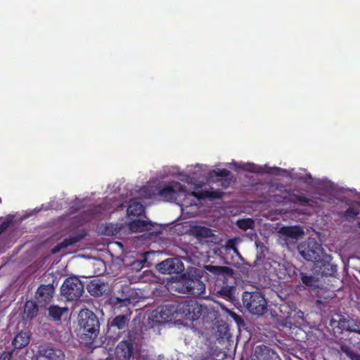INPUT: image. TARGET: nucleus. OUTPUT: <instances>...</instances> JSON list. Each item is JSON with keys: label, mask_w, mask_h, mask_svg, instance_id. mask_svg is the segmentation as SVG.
<instances>
[{"label": "nucleus", "mask_w": 360, "mask_h": 360, "mask_svg": "<svg viewBox=\"0 0 360 360\" xmlns=\"http://www.w3.org/2000/svg\"><path fill=\"white\" fill-rule=\"evenodd\" d=\"M243 304L248 311L254 315L262 316L267 309V302L259 291H245L242 297Z\"/></svg>", "instance_id": "nucleus-1"}, {"label": "nucleus", "mask_w": 360, "mask_h": 360, "mask_svg": "<svg viewBox=\"0 0 360 360\" xmlns=\"http://www.w3.org/2000/svg\"><path fill=\"white\" fill-rule=\"evenodd\" d=\"M81 333L86 338L94 339L99 331V321L96 316L89 309H82L78 315Z\"/></svg>", "instance_id": "nucleus-2"}, {"label": "nucleus", "mask_w": 360, "mask_h": 360, "mask_svg": "<svg viewBox=\"0 0 360 360\" xmlns=\"http://www.w3.org/2000/svg\"><path fill=\"white\" fill-rule=\"evenodd\" d=\"M60 290L61 295L68 300H77L84 292V285L79 278L72 276L65 280Z\"/></svg>", "instance_id": "nucleus-3"}, {"label": "nucleus", "mask_w": 360, "mask_h": 360, "mask_svg": "<svg viewBox=\"0 0 360 360\" xmlns=\"http://www.w3.org/2000/svg\"><path fill=\"white\" fill-rule=\"evenodd\" d=\"M159 195L165 201L176 200L188 195L198 196L195 192L188 191L179 182L173 181L159 191Z\"/></svg>", "instance_id": "nucleus-4"}, {"label": "nucleus", "mask_w": 360, "mask_h": 360, "mask_svg": "<svg viewBox=\"0 0 360 360\" xmlns=\"http://www.w3.org/2000/svg\"><path fill=\"white\" fill-rule=\"evenodd\" d=\"M177 307V320L186 319L194 321L202 314V307L196 301H190L179 303Z\"/></svg>", "instance_id": "nucleus-5"}, {"label": "nucleus", "mask_w": 360, "mask_h": 360, "mask_svg": "<svg viewBox=\"0 0 360 360\" xmlns=\"http://www.w3.org/2000/svg\"><path fill=\"white\" fill-rule=\"evenodd\" d=\"M330 325L334 330L337 329L342 332L345 330L360 334V329L356 323L344 315L339 314L333 315L330 320Z\"/></svg>", "instance_id": "nucleus-6"}, {"label": "nucleus", "mask_w": 360, "mask_h": 360, "mask_svg": "<svg viewBox=\"0 0 360 360\" xmlns=\"http://www.w3.org/2000/svg\"><path fill=\"white\" fill-rule=\"evenodd\" d=\"M278 233L280 236V238L286 244L295 243L299 238H300L304 234L303 230L297 226H283L281 227Z\"/></svg>", "instance_id": "nucleus-7"}, {"label": "nucleus", "mask_w": 360, "mask_h": 360, "mask_svg": "<svg viewBox=\"0 0 360 360\" xmlns=\"http://www.w3.org/2000/svg\"><path fill=\"white\" fill-rule=\"evenodd\" d=\"M157 269L162 274H179L183 271V263L176 258L167 259L156 266Z\"/></svg>", "instance_id": "nucleus-8"}, {"label": "nucleus", "mask_w": 360, "mask_h": 360, "mask_svg": "<svg viewBox=\"0 0 360 360\" xmlns=\"http://www.w3.org/2000/svg\"><path fill=\"white\" fill-rule=\"evenodd\" d=\"M65 354L61 349L47 345L39 347L37 360H64Z\"/></svg>", "instance_id": "nucleus-9"}, {"label": "nucleus", "mask_w": 360, "mask_h": 360, "mask_svg": "<svg viewBox=\"0 0 360 360\" xmlns=\"http://www.w3.org/2000/svg\"><path fill=\"white\" fill-rule=\"evenodd\" d=\"M176 304H170L158 308L155 311V317L160 319L159 322H167L172 320H177Z\"/></svg>", "instance_id": "nucleus-10"}, {"label": "nucleus", "mask_w": 360, "mask_h": 360, "mask_svg": "<svg viewBox=\"0 0 360 360\" xmlns=\"http://www.w3.org/2000/svg\"><path fill=\"white\" fill-rule=\"evenodd\" d=\"M53 292L54 289L53 286L50 285H41L37 290L36 299L39 304L46 305L51 302Z\"/></svg>", "instance_id": "nucleus-11"}, {"label": "nucleus", "mask_w": 360, "mask_h": 360, "mask_svg": "<svg viewBox=\"0 0 360 360\" xmlns=\"http://www.w3.org/2000/svg\"><path fill=\"white\" fill-rule=\"evenodd\" d=\"M131 353V344L127 341H122L116 347V354L120 360H129Z\"/></svg>", "instance_id": "nucleus-12"}, {"label": "nucleus", "mask_w": 360, "mask_h": 360, "mask_svg": "<svg viewBox=\"0 0 360 360\" xmlns=\"http://www.w3.org/2000/svg\"><path fill=\"white\" fill-rule=\"evenodd\" d=\"M129 229L131 232H143L150 231L153 224L150 221L145 220H134L128 224Z\"/></svg>", "instance_id": "nucleus-13"}, {"label": "nucleus", "mask_w": 360, "mask_h": 360, "mask_svg": "<svg viewBox=\"0 0 360 360\" xmlns=\"http://www.w3.org/2000/svg\"><path fill=\"white\" fill-rule=\"evenodd\" d=\"M188 294L193 296H200L205 290V284L199 279H188Z\"/></svg>", "instance_id": "nucleus-14"}, {"label": "nucleus", "mask_w": 360, "mask_h": 360, "mask_svg": "<svg viewBox=\"0 0 360 360\" xmlns=\"http://www.w3.org/2000/svg\"><path fill=\"white\" fill-rule=\"evenodd\" d=\"M169 288L172 291L188 294V279L182 278L180 280L172 281L169 284Z\"/></svg>", "instance_id": "nucleus-15"}, {"label": "nucleus", "mask_w": 360, "mask_h": 360, "mask_svg": "<svg viewBox=\"0 0 360 360\" xmlns=\"http://www.w3.org/2000/svg\"><path fill=\"white\" fill-rule=\"evenodd\" d=\"M30 342V336L25 331H20L14 338L13 345L16 349H21Z\"/></svg>", "instance_id": "nucleus-16"}, {"label": "nucleus", "mask_w": 360, "mask_h": 360, "mask_svg": "<svg viewBox=\"0 0 360 360\" xmlns=\"http://www.w3.org/2000/svg\"><path fill=\"white\" fill-rule=\"evenodd\" d=\"M144 212L143 206L136 201L130 203L127 208V215L129 217H139Z\"/></svg>", "instance_id": "nucleus-17"}, {"label": "nucleus", "mask_w": 360, "mask_h": 360, "mask_svg": "<svg viewBox=\"0 0 360 360\" xmlns=\"http://www.w3.org/2000/svg\"><path fill=\"white\" fill-rule=\"evenodd\" d=\"M38 307L34 301H27L25 304L24 316L26 318L32 319L37 316Z\"/></svg>", "instance_id": "nucleus-18"}, {"label": "nucleus", "mask_w": 360, "mask_h": 360, "mask_svg": "<svg viewBox=\"0 0 360 360\" xmlns=\"http://www.w3.org/2000/svg\"><path fill=\"white\" fill-rule=\"evenodd\" d=\"M68 308L60 307L56 305H52L49 309V315L55 321H59L63 314L67 313Z\"/></svg>", "instance_id": "nucleus-19"}, {"label": "nucleus", "mask_w": 360, "mask_h": 360, "mask_svg": "<svg viewBox=\"0 0 360 360\" xmlns=\"http://www.w3.org/2000/svg\"><path fill=\"white\" fill-rule=\"evenodd\" d=\"M129 317L125 315H119L116 316L110 323L112 327H116L117 329L124 328L129 322Z\"/></svg>", "instance_id": "nucleus-20"}, {"label": "nucleus", "mask_w": 360, "mask_h": 360, "mask_svg": "<svg viewBox=\"0 0 360 360\" xmlns=\"http://www.w3.org/2000/svg\"><path fill=\"white\" fill-rule=\"evenodd\" d=\"M299 252L300 255L308 261L312 260V259L315 256V250L313 249H309V246H307L305 244H302L299 247Z\"/></svg>", "instance_id": "nucleus-21"}, {"label": "nucleus", "mask_w": 360, "mask_h": 360, "mask_svg": "<svg viewBox=\"0 0 360 360\" xmlns=\"http://www.w3.org/2000/svg\"><path fill=\"white\" fill-rule=\"evenodd\" d=\"M193 233L199 238H209L212 236V231L203 226L193 227Z\"/></svg>", "instance_id": "nucleus-22"}, {"label": "nucleus", "mask_w": 360, "mask_h": 360, "mask_svg": "<svg viewBox=\"0 0 360 360\" xmlns=\"http://www.w3.org/2000/svg\"><path fill=\"white\" fill-rule=\"evenodd\" d=\"M235 288L231 286H224L217 291V294L227 300H232L234 297Z\"/></svg>", "instance_id": "nucleus-23"}, {"label": "nucleus", "mask_w": 360, "mask_h": 360, "mask_svg": "<svg viewBox=\"0 0 360 360\" xmlns=\"http://www.w3.org/2000/svg\"><path fill=\"white\" fill-rule=\"evenodd\" d=\"M236 224L240 229L246 231L254 228L255 221L250 218L243 219L238 220Z\"/></svg>", "instance_id": "nucleus-24"}, {"label": "nucleus", "mask_w": 360, "mask_h": 360, "mask_svg": "<svg viewBox=\"0 0 360 360\" xmlns=\"http://www.w3.org/2000/svg\"><path fill=\"white\" fill-rule=\"evenodd\" d=\"M77 241L78 238L77 237H70L69 238H66L62 243H60L56 248H55L53 252H56L62 248H65L69 245H72L76 243Z\"/></svg>", "instance_id": "nucleus-25"}, {"label": "nucleus", "mask_w": 360, "mask_h": 360, "mask_svg": "<svg viewBox=\"0 0 360 360\" xmlns=\"http://www.w3.org/2000/svg\"><path fill=\"white\" fill-rule=\"evenodd\" d=\"M205 268L210 272H212V273L216 274H225V273H228L230 271V269L226 266L207 265L205 266Z\"/></svg>", "instance_id": "nucleus-26"}, {"label": "nucleus", "mask_w": 360, "mask_h": 360, "mask_svg": "<svg viewBox=\"0 0 360 360\" xmlns=\"http://www.w3.org/2000/svg\"><path fill=\"white\" fill-rule=\"evenodd\" d=\"M102 285L98 283L92 282L88 286L89 292L94 296H99L102 294Z\"/></svg>", "instance_id": "nucleus-27"}, {"label": "nucleus", "mask_w": 360, "mask_h": 360, "mask_svg": "<svg viewBox=\"0 0 360 360\" xmlns=\"http://www.w3.org/2000/svg\"><path fill=\"white\" fill-rule=\"evenodd\" d=\"M121 231V226L117 224H108L105 227L104 233L108 236H112L118 233Z\"/></svg>", "instance_id": "nucleus-28"}, {"label": "nucleus", "mask_w": 360, "mask_h": 360, "mask_svg": "<svg viewBox=\"0 0 360 360\" xmlns=\"http://www.w3.org/2000/svg\"><path fill=\"white\" fill-rule=\"evenodd\" d=\"M341 350L344 352L351 360H360V354L354 352L347 346H342Z\"/></svg>", "instance_id": "nucleus-29"}, {"label": "nucleus", "mask_w": 360, "mask_h": 360, "mask_svg": "<svg viewBox=\"0 0 360 360\" xmlns=\"http://www.w3.org/2000/svg\"><path fill=\"white\" fill-rule=\"evenodd\" d=\"M238 241V238H234V239H229L227 240L226 243V245H225V249L226 250H233V251L234 252V253L238 256L240 258L241 257V255L239 252V251L238 250V249L236 248V243Z\"/></svg>", "instance_id": "nucleus-30"}, {"label": "nucleus", "mask_w": 360, "mask_h": 360, "mask_svg": "<svg viewBox=\"0 0 360 360\" xmlns=\"http://www.w3.org/2000/svg\"><path fill=\"white\" fill-rule=\"evenodd\" d=\"M332 184L327 181H316V190L319 188V190H324L328 193L330 192L332 189Z\"/></svg>", "instance_id": "nucleus-31"}, {"label": "nucleus", "mask_w": 360, "mask_h": 360, "mask_svg": "<svg viewBox=\"0 0 360 360\" xmlns=\"http://www.w3.org/2000/svg\"><path fill=\"white\" fill-rule=\"evenodd\" d=\"M269 352L268 348L264 345L257 346L255 349V355L259 359H264V357H262L263 353Z\"/></svg>", "instance_id": "nucleus-32"}, {"label": "nucleus", "mask_w": 360, "mask_h": 360, "mask_svg": "<svg viewBox=\"0 0 360 360\" xmlns=\"http://www.w3.org/2000/svg\"><path fill=\"white\" fill-rule=\"evenodd\" d=\"M302 281L306 285L313 287L315 283V280L313 276H308L302 275Z\"/></svg>", "instance_id": "nucleus-33"}, {"label": "nucleus", "mask_w": 360, "mask_h": 360, "mask_svg": "<svg viewBox=\"0 0 360 360\" xmlns=\"http://www.w3.org/2000/svg\"><path fill=\"white\" fill-rule=\"evenodd\" d=\"M146 262V259L137 260L133 262L132 268L136 270H139L143 268V264Z\"/></svg>", "instance_id": "nucleus-34"}, {"label": "nucleus", "mask_w": 360, "mask_h": 360, "mask_svg": "<svg viewBox=\"0 0 360 360\" xmlns=\"http://www.w3.org/2000/svg\"><path fill=\"white\" fill-rule=\"evenodd\" d=\"M357 214L353 208H349L345 212V218L347 219H353Z\"/></svg>", "instance_id": "nucleus-35"}, {"label": "nucleus", "mask_w": 360, "mask_h": 360, "mask_svg": "<svg viewBox=\"0 0 360 360\" xmlns=\"http://www.w3.org/2000/svg\"><path fill=\"white\" fill-rule=\"evenodd\" d=\"M13 350L5 352L0 357V360H12V354Z\"/></svg>", "instance_id": "nucleus-36"}, {"label": "nucleus", "mask_w": 360, "mask_h": 360, "mask_svg": "<svg viewBox=\"0 0 360 360\" xmlns=\"http://www.w3.org/2000/svg\"><path fill=\"white\" fill-rule=\"evenodd\" d=\"M11 220L6 219L0 225V234H1L9 226Z\"/></svg>", "instance_id": "nucleus-37"}, {"label": "nucleus", "mask_w": 360, "mask_h": 360, "mask_svg": "<svg viewBox=\"0 0 360 360\" xmlns=\"http://www.w3.org/2000/svg\"><path fill=\"white\" fill-rule=\"evenodd\" d=\"M221 309H222L224 311H225L226 313H228V314H229L231 316H232L233 319H236V318H238V315H237L236 313H234V312H233V311H230V310H229V309H228L226 307H225V306H224V305H221Z\"/></svg>", "instance_id": "nucleus-38"}, {"label": "nucleus", "mask_w": 360, "mask_h": 360, "mask_svg": "<svg viewBox=\"0 0 360 360\" xmlns=\"http://www.w3.org/2000/svg\"><path fill=\"white\" fill-rule=\"evenodd\" d=\"M217 176H226L229 175V171L226 169H219L217 172H215Z\"/></svg>", "instance_id": "nucleus-39"}, {"label": "nucleus", "mask_w": 360, "mask_h": 360, "mask_svg": "<svg viewBox=\"0 0 360 360\" xmlns=\"http://www.w3.org/2000/svg\"><path fill=\"white\" fill-rule=\"evenodd\" d=\"M184 206H185V207H181L182 212L189 215L190 217H193L194 214L188 210V207L186 205H184Z\"/></svg>", "instance_id": "nucleus-40"}, {"label": "nucleus", "mask_w": 360, "mask_h": 360, "mask_svg": "<svg viewBox=\"0 0 360 360\" xmlns=\"http://www.w3.org/2000/svg\"><path fill=\"white\" fill-rule=\"evenodd\" d=\"M319 261L316 259V269L319 268V272L321 273L322 274H327L328 273H326L325 271V270H322L321 269V266L319 265Z\"/></svg>", "instance_id": "nucleus-41"}, {"label": "nucleus", "mask_w": 360, "mask_h": 360, "mask_svg": "<svg viewBox=\"0 0 360 360\" xmlns=\"http://www.w3.org/2000/svg\"><path fill=\"white\" fill-rule=\"evenodd\" d=\"M316 255H317L319 252H321V251H322V250H323V248H322L321 247H319V248H318V247L316 246Z\"/></svg>", "instance_id": "nucleus-42"}, {"label": "nucleus", "mask_w": 360, "mask_h": 360, "mask_svg": "<svg viewBox=\"0 0 360 360\" xmlns=\"http://www.w3.org/2000/svg\"><path fill=\"white\" fill-rule=\"evenodd\" d=\"M323 258H324V261L326 262H328V259H329V257L328 255H326V256H323Z\"/></svg>", "instance_id": "nucleus-43"}, {"label": "nucleus", "mask_w": 360, "mask_h": 360, "mask_svg": "<svg viewBox=\"0 0 360 360\" xmlns=\"http://www.w3.org/2000/svg\"><path fill=\"white\" fill-rule=\"evenodd\" d=\"M97 263H98V264H101V265H103V262H102L101 261H98V262H97Z\"/></svg>", "instance_id": "nucleus-44"}, {"label": "nucleus", "mask_w": 360, "mask_h": 360, "mask_svg": "<svg viewBox=\"0 0 360 360\" xmlns=\"http://www.w3.org/2000/svg\"><path fill=\"white\" fill-rule=\"evenodd\" d=\"M195 207H196L195 204V205H191V206H190L191 208Z\"/></svg>", "instance_id": "nucleus-45"}, {"label": "nucleus", "mask_w": 360, "mask_h": 360, "mask_svg": "<svg viewBox=\"0 0 360 360\" xmlns=\"http://www.w3.org/2000/svg\"><path fill=\"white\" fill-rule=\"evenodd\" d=\"M358 348L360 349V342L357 343Z\"/></svg>", "instance_id": "nucleus-46"}, {"label": "nucleus", "mask_w": 360, "mask_h": 360, "mask_svg": "<svg viewBox=\"0 0 360 360\" xmlns=\"http://www.w3.org/2000/svg\"><path fill=\"white\" fill-rule=\"evenodd\" d=\"M139 360H146V359H143V357H140Z\"/></svg>", "instance_id": "nucleus-47"}]
</instances>
